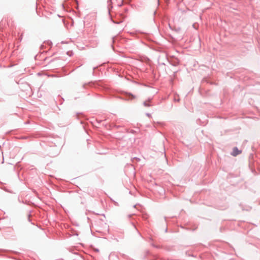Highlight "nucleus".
<instances>
[{
    "label": "nucleus",
    "instance_id": "1",
    "mask_svg": "<svg viewBox=\"0 0 260 260\" xmlns=\"http://www.w3.org/2000/svg\"><path fill=\"white\" fill-rule=\"evenodd\" d=\"M241 153V150H239L238 149L237 147H234L233 148V152L232 153V155L234 156H236L237 155L240 154Z\"/></svg>",
    "mask_w": 260,
    "mask_h": 260
}]
</instances>
